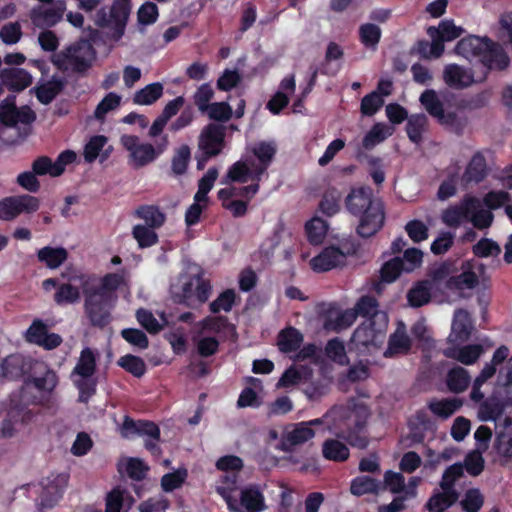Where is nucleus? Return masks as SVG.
I'll return each instance as SVG.
<instances>
[{
	"mask_svg": "<svg viewBox=\"0 0 512 512\" xmlns=\"http://www.w3.org/2000/svg\"><path fill=\"white\" fill-rule=\"evenodd\" d=\"M78 278L84 295V311L90 324L101 329L106 327L111 321V309L117 300L115 292L126 284L124 276L109 273L100 279L86 275Z\"/></svg>",
	"mask_w": 512,
	"mask_h": 512,
	"instance_id": "f257e3e1",
	"label": "nucleus"
},
{
	"mask_svg": "<svg viewBox=\"0 0 512 512\" xmlns=\"http://www.w3.org/2000/svg\"><path fill=\"white\" fill-rule=\"evenodd\" d=\"M335 425L342 427L338 436L345 439L351 446L364 449L368 439L363 433L371 416L368 405L359 399L351 398L345 405H336L330 410Z\"/></svg>",
	"mask_w": 512,
	"mask_h": 512,
	"instance_id": "f03ea898",
	"label": "nucleus"
},
{
	"mask_svg": "<svg viewBox=\"0 0 512 512\" xmlns=\"http://www.w3.org/2000/svg\"><path fill=\"white\" fill-rule=\"evenodd\" d=\"M346 206L354 215H360L357 232L361 237H371L382 227L385 219L383 204L373 197L370 188L353 189L346 197Z\"/></svg>",
	"mask_w": 512,
	"mask_h": 512,
	"instance_id": "7ed1b4c3",
	"label": "nucleus"
},
{
	"mask_svg": "<svg viewBox=\"0 0 512 512\" xmlns=\"http://www.w3.org/2000/svg\"><path fill=\"white\" fill-rule=\"evenodd\" d=\"M457 54L470 59L478 57L489 69H505L509 64V58L503 48L488 38L469 36L461 39L456 47Z\"/></svg>",
	"mask_w": 512,
	"mask_h": 512,
	"instance_id": "20e7f679",
	"label": "nucleus"
},
{
	"mask_svg": "<svg viewBox=\"0 0 512 512\" xmlns=\"http://www.w3.org/2000/svg\"><path fill=\"white\" fill-rule=\"evenodd\" d=\"M171 294L175 302L196 307L208 300L211 285L201 274L181 275L178 284L171 286Z\"/></svg>",
	"mask_w": 512,
	"mask_h": 512,
	"instance_id": "39448f33",
	"label": "nucleus"
},
{
	"mask_svg": "<svg viewBox=\"0 0 512 512\" xmlns=\"http://www.w3.org/2000/svg\"><path fill=\"white\" fill-rule=\"evenodd\" d=\"M96 58L93 45L80 40L52 56V63L60 70L83 72L91 67Z\"/></svg>",
	"mask_w": 512,
	"mask_h": 512,
	"instance_id": "423d86ee",
	"label": "nucleus"
},
{
	"mask_svg": "<svg viewBox=\"0 0 512 512\" xmlns=\"http://www.w3.org/2000/svg\"><path fill=\"white\" fill-rule=\"evenodd\" d=\"M462 476L463 466L460 463H455L444 471L439 483L440 489L434 491L426 504L429 512H445L457 502L459 493L455 489V482Z\"/></svg>",
	"mask_w": 512,
	"mask_h": 512,
	"instance_id": "0eeeda50",
	"label": "nucleus"
},
{
	"mask_svg": "<svg viewBox=\"0 0 512 512\" xmlns=\"http://www.w3.org/2000/svg\"><path fill=\"white\" fill-rule=\"evenodd\" d=\"M419 101L425 111L435 118L440 125L456 134L462 133L466 125L465 120L453 111L446 112L444 104L435 90H425L420 95Z\"/></svg>",
	"mask_w": 512,
	"mask_h": 512,
	"instance_id": "6e6552de",
	"label": "nucleus"
},
{
	"mask_svg": "<svg viewBox=\"0 0 512 512\" xmlns=\"http://www.w3.org/2000/svg\"><path fill=\"white\" fill-rule=\"evenodd\" d=\"M96 370V358L90 348L82 350L80 358L72 372L73 381L79 389V401L86 403L96 391V380L93 375Z\"/></svg>",
	"mask_w": 512,
	"mask_h": 512,
	"instance_id": "1a4fd4ad",
	"label": "nucleus"
},
{
	"mask_svg": "<svg viewBox=\"0 0 512 512\" xmlns=\"http://www.w3.org/2000/svg\"><path fill=\"white\" fill-rule=\"evenodd\" d=\"M375 321H364L353 333L351 346L360 353L382 344L388 326L387 314H379Z\"/></svg>",
	"mask_w": 512,
	"mask_h": 512,
	"instance_id": "9d476101",
	"label": "nucleus"
},
{
	"mask_svg": "<svg viewBox=\"0 0 512 512\" xmlns=\"http://www.w3.org/2000/svg\"><path fill=\"white\" fill-rule=\"evenodd\" d=\"M321 419L299 422L288 425L282 433L280 447L283 451H293L297 446L303 445L315 436L314 427L321 426Z\"/></svg>",
	"mask_w": 512,
	"mask_h": 512,
	"instance_id": "9b49d317",
	"label": "nucleus"
},
{
	"mask_svg": "<svg viewBox=\"0 0 512 512\" xmlns=\"http://www.w3.org/2000/svg\"><path fill=\"white\" fill-rule=\"evenodd\" d=\"M39 207V199L28 194L7 197L0 201V219L11 221L21 213H33Z\"/></svg>",
	"mask_w": 512,
	"mask_h": 512,
	"instance_id": "f8f14e48",
	"label": "nucleus"
},
{
	"mask_svg": "<svg viewBox=\"0 0 512 512\" xmlns=\"http://www.w3.org/2000/svg\"><path fill=\"white\" fill-rule=\"evenodd\" d=\"M464 32L460 26H456L452 20H443L438 27L430 26L427 34L432 39L431 55L433 58H439L444 52V42L452 41Z\"/></svg>",
	"mask_w": 512,
	"mask_h": 512,
	"instance_id": "ddd939ff",
	"label": "nucleus"
},
{
	"mask_svg": "<svg viewBox=\"0 0 512 512\" xmlns=\"http://www.w3.org/2000/svg\"><path fill=\"white\" fill-rule=\"evenodd\" d=\"M29 376L24 384H33L37 389L52 396L54 389L58 384L56 373L51 370L44 362L29 360Z\"/></svg>",
	"mask_w": 512,
	"mask_h": 512,
	"instance_id": "4468645a",
	"label": "nucleus"
},
{
	"mask_svg": "<svg viewBox=\"0 0 512 512\" xmlns=\"http://www.w3.org/2000/svg\"><path fill=\"white\" fill-rule=\"evenodd\" d=\"M121 143L129 151L130 161L135 168L146 166L158 155L152 144L140 143L139 138L134 135H123Z\"/></svg>",
	"mask_w": 512,
	"mask_h": 512,
	"instance_id": "2eb2a0df",
	"label": "nucleus"
},
{
	"mask_svg": "<svg viewBox=\"0 0 512 512\" xmlns=\"http://www.w3.org/2000/svg\"><path fill=\"white\" fill-rule=\"evenodd\" d=\"M225 127L210 123L203 128L199 136L198 147L205 154V159L218 155L224 146Z\"/></svg>",
	"mask_w": 512,
	"mask_h": 512,
	"instance_id": "dca6fc26",
	"label": "nucleus"
},
{
	"mask_svg": "<svg viewBox=\"0 0 512 512\" xmlns=\"http://www.w3.org/2000/svg\"><path fill=\"white\" fill-rule=\"evenodd\" d=\"M52 396L37 389L33 384H23L21 389L11 396V405L14 409L21 410L29 405L52 406Z\"/></svg>",
	"mask_w": 512,
	"mask_h": 512,
	"instance_id": "f3484780",
	"label": "nucleus"
},
{
	"mask_svg": "<svg viewBox=\"0 0 512 512\" xmlns=\"http://www.w3.org/2000/svg\"><path fill=\"white\" fill-rule=\"evenodd\" d=\"M131 12L130 0H115L110 8L111 32L109 37L119 41L125 33V27Z\"/></svg>",
	"mask_w": 512,
	"mask_h": 512,
	"instance_id": "a211bd4d",
	"label": "nucleus"
},
{
	"mask_svg": "<svg viewBox=\"0 0 512 512\" xmlns=\"http://www.w3.org/2000/svg\"><path fill=\"white\" fill-rule=\"evenodd\" d=\"M350 250L343 251L337 247L330 246L325 248L319 255L310 260V266L315 272H326L336 268L345 262L346 254Z\"/></svg>",
	"mask_w": 512,
	"mask_h": 512,
	"instance_id": "6ab92c4d",
	"label": "nucleus"
},
{
	"mask_svg": "<svg viewBox=\"0 0 512 512\" xmlns=\"http://www.w3.org/2000/svg\"><path fill=\"white\" fill-rule=\"evenodd\" d=\"M65 7L63 3H57L50 7L37 6L31 10L32 23L39 28H47L55 25L63 16Z\"/></svg>",
	"mask_w": 512,
	"mask_h": 512,
	"instance_id": "aec40b11",
	"label": "nucleus"
},
{
	"mask_svg": "<svg viewBox=\"0 0 512 512\" xmlns=\"http://www.w3.org/2000/svg\"><path fill=\"white\" fill-rule=\"evenodd\" d=\"M474 203V196L466 195L458 204L442 213V221L449 227H459L464 220H468L469 210L475 207Z\"/></svg>",
	"mask_w": 512,
	"mask_h": 512,
	"instance_id": "412c9836",
	"label": "nucleus"
},
{
	"mask_svg": "<svg viewBox=\"0 0 512 512\" xmlns=\"http://www.w3.org/2000/svg\"><path fill=\"white\" fill-rule=\"evenodd\" d=\"M487 175V166L485 157L481 153H476L469 161L464 173L460 178L461 185L466 188L470 184H477L484 180Z\"/></svg>",
	"mask_w": 512,
	"mask_h": 512,
	"instance_id": "4be33fe9",
	"label": "nucleus"
},
{
	"mask_svg": "<svg viewBox=\"0 0 512 512\" xmlns=\"http://www.w3.org/2000/svg\"><path fill=\"white\" fill-rule=\"evenodd\" d=\"M411 339L407 334L406 327L399 323L393 334L390 335L388 347L384 352L385 357H396L406 355L411 349Z\"/></svg>",
	"mask_w": 512,
	"mask_h": 512,
	"instance_id": "5701e85b",
	"label": "nucleus"
},
{
	"mask_svg": "<svg viewBox=\"0 0 512 512\" xmlns=\"http://www.w3.org/2000/svg\"><path fill=\"white\" fill-rule=\"evenodd\" d=\"M444 82L455 89H463L472 85L475 80L472 72L456 64L447 65L443 72Z\"/></svg>",
	"mask_w": 512,
	"mask_h": 512,
	"instance_id": "b1692460",
	"label": "nucleus"
},
{
	"mask_svg": "<svg viewBox=\"0 0 512 512\" xmlns=\"http://www.w3.org/2000/svg\"><path fill=\"white\" fill-rule=\"evenodd\" d=\"M66 485V477L57 476L49 481L43 489L39 503V511L53 508L62 497L63 489Z\"/></svg>",
	"mask_w": 512,
	"mask_h": 512,
	"instance_id": "393cba45",
	"label": "nucleus"
},
{
	"mask_svg": "<svg viewBox=\"0 0 512 512\" xmlns=\"http://www.w3.org/2000/svg\"><path fill=\"white\" fill-rule=\"evenodd\" d=\"M472 322L470 315L463 309L455 311L452 322V331L449 335V341L452 343L465 342L471 335Z\"/></svg>",
	"mask_w": 512,
	"mask_h": 512,
	"instance_id": "a878e982",
	"label": "nucleus"
},
{
	"mask_svg": "<svg viewBox=\"0 0 512 512\" xmlns=\"http://www.w3.org/2000/svg\"><path fill=\"white\" fill-rule=\"evenodd\" d=\"M29 360L20 355H10L0 363V380L14 379L28 372Z\"/></svg>",
	"mask_w": 512,
	"mask_h": 512,
	"instance_id": "bb28decb",
	"label": "nucleus"
},
{
	"mask_svg": "<svg viewBox=\"0 0 512 512\" xmlns=\"http://www.w3.org/2000/svg\"><path fill=\"white\" fill-rule=\"evenodd\" d=\"M237 483L238 475L230 472L222 476L220 484L216 487V491L224 498L229 510L232 512L239 511L237 501L232 497V493L237 489Z\"/></svg>",
	"mask_w": 512,
	"mask_h": 512,
	"instance_id": "cd10ccee",
	"label": "nucleus"
},
{
	"mask_svg": "<svg viewBox=\"0 0 512 512\" xmlns=\"http://www.w3.org/2000/svg\"><path fill=\"white\" fill-rule=\"evenodd\" d=\"M240 502L247 512H261L266 508L264 496L255 485H249L241 490Z\"/></svg>",
	"mask_w": 512,
	"mask_h": 512,
	"instance_id": "c85d7f7f",
	"label": "nucleus"
},
{
	"mask_svg": "<svg viewBox=\"0 0 512 512\" xmlns=\"http://www.w3.org/2000/svg\"><path fill=\"white\" fill-rule=\"evenodd\" d=\"M482 353L483 347L479 344L467 345L461 348H448L444 351L446 357L455 359L465 365L475 363Z\"/></svg>",
	"mask_w": 512,
	"mask_h": 512,
	"instance_id": "c756f323",
	"label": "nucleus"
},
{
	"mask_svg": "<svg viewBox=\"0 0 512 512\" xmlns=\"http://www.w3.org/2000/svg\"><path fill=\"white\" fill-rule=\"evenodd\" d=\"M496 449L502 456H512V419L510 417H506L497 426Z\"/></svg>",
	"mask_w": 512,
	"mask_h": 512,
	"instance_id": "7c9ffc66",
	"label": "nucleus"
},
{
	"mask_svg": "<svg viewBox=\"0 0 512 512\" xmlns=\"http://www.w3.org/2000/svg\"><path fill=\"white\" fill-rule=\"evenodd\" d=\"M462 405L463 401L459 398H434L428 403V408L437 417L447 419L460 409Z\"/></svg>",
	"mask_w": 512,
	"mask_h": 512,
	"instance_id": "2f4dec72",
	"label": "nucleus"
},
{
	"mask_svg": "<svg viewBox=\"0 0 512 512\" xmlns=\"http://www.w3.org/2000/svg\"><path fill=\"white\" fill-rule=\"evenodd\" d=\"M478 285V275L470 270L465 263L462 264V272L459 275L451 276L446 287L450 290L473 289Z\"/></svg>",
	"mask_w": 512,
	"mask_h": 512,
	"instance_id": "473e14b6",
	"label": "nucleus"
},
{
	"mask_svg": "<svg viewBox=\"0 0 512 512\" xmlns=\"http://www.w3.org/2000/svg\"><path fill=\"white\" fill-rule=\"evenodd\" d=\"M252 152L260 161V164L253 170L255 179L259 180L272 161L276 148L272 143L261 142L252 148Z\"/></svg>",
	"mask_w": 512,
	"mask_h": 512,
	"instance_id": "72a5a7b5",
	"label": "nucleus"
},
{
	"mask_svg": "<svg viewBox=\"0 0 512 512\" xmlns=\"http://www.w3.org/2000/svg\"><path fill=\"white\" fill-rule=\"evenodd\" d=\"M4 82L13 90L21 91L32 83L31 75L21 68H10L2 71Z\"/></svg>",
	"mask_w": 512,
	"mask_h": 512,
	"instance_id": "f704fd0d",
	"label": "nucleus"
},
{
	"mask_svg": "<svg viewBox=\"0 0 512 512\" xmlns=\"http://www.w3.org/2000/svg\"><path fill=\"white\" fill-rule=\"evenodd\" d=\"M470 381L471 377L468 371L460 366L449 370L446 376L447 387L453 393L464 392L469 386Z\"/></svg>",
	"mask_w": 512,
	"mask_h": 512,
	"instance_id": "c9c22d12",
	"label": "nucleus"
},
{
	"mask_svg": "<svg viewBox=\"0 0 512 512\" xmlns=\"http://www.w3.org/2000/svg\"><path fill=\"white\" fill-rule=\"evenodd\" d=\"M474 208L469 210L468 220L477 229H487L492 225L494 215L489 209L483 207V203L480 199L474 197Z\"/></svg>",
	"mask_w": 512,
	"mask_h": 512,
	"instance_id": "e433bc0d",
	"label": "nucleus"
},
{
	"mask_svg": "<svg viewBox=\"0 0 512 512\" xmlns=\"http://www.w3.org/2000/svg\"><path fill=\"white\" fill-rule=\"evenodd\" d=\"M135 215L145 221V226L154 229L160 228L166 220L165 214L154 205L140 206L136 209Z\"/></svg>",
	"mask_w": 512,
	"mask_h": 512,
	"instance_id": "4c0bfd02",
	"label": "nucleus"
},
{
	"mask_svg": "<svg viewBox=\"0 0 512 512\" xmlns=\"http://www.w3.org/2000/svg\"><path fill=\"white\" fill-rule=\"evenodd\" d=\"M303 342V335L295 328L289 327L282 330L278 335L277 345L284 353L297 350Z\"/></svg>",
	"mask_w": 512,
	"mask_h": 512,
	"instance_id": "58836bf2",
	"label": "nucleus"
},
{
	"mask_svg": "<svg viewBox=\"0 0 512 512\" xmlns=\"http://www.w3.org/2000/svg\"><path fill=\"white\" fill-rule=\"evenodd\" d=\"M38 259L41 262H44L47 267L51 269H56L60 265H62L67 257L68 253L65 248H52V247H44L38 251Z\"/></svg>",
	"mask_w": 512,
	"mask_h": 512,
	"instance_id": "ea45409f",
	"label": "nucleus"
},
{
	"mask_svg": "<svg viewBox=\"0 0 512 512\" xmlns=\"http://www.w3.org/2000/svg\"><path fill=\"white\" fill-rule=\"evenodd\" d=\"M323 457L327 460L342 462L348 459V447L336 439H328L322 445Z\"/></svg>",
	"mask_w": 512,
	"mask_h": 512,
	"instance_id": "a19ab883",
	"label": "nucleus"
},
{
	"mask_svg": "<svg viewBox=\"0 0 512 512\" xmlns=\"http://www.w3.org/2000/svg\"><path fill=\"white\" fill-rule=\"evenodd\" d=\"M486 450L487 445H478L477 449L466 455L464 463H460L469 475L478 476L482 473L485 464L482 453Z\"/></svg>",
	"mask_w": 512,
	"mask_h": 512,
	"instance_id": "79ce46f5",
	"label": "nucleus"
},
{
	"mask_svg": "<svg viewBox=\"0 0 512 512\" xmlns=\"http://www.w3.org/2000/svg\"><path fill=\"white\" fill-rule=\"evenodd\" d=\"M358 316L366 318L365 321H375L379 314H386L379 310L378 301L371 296H362L354 307Z\"/></svg>",
	"mask_w": 512,
	"mask_h": 512,
	"instance_id": "37998d69",
	"label": "nucleus"
},
{
	"mask_svg": "<svg viewBox=\"0 0 512 512\" xmlns=\"http://www.w3.org/2000/svg\"><path fill=\"white\" fill-rule=\"evenodd\" d=\"M406 131L409 139L418 144L422 141V133L428 125V118L425 114H414L407 118Z\"/></svg>",
	"mask_w": 512,
	"mask_h": 512,
	"instance_id": "c03bdc74",
	"label": "nucleus"
},
{
	"mask_svg": "<svg viewBox=\"0 0 512 512\" xmlns=\"http://www.w3.org/2000/svg\"><path fill=\"white\" fill-rule=\"evenodd\" d=\"M382 489V484L369 476L356 477L350 486V492L355 496L364 494L378 493Z\"/></svg>",
	"mask_w": 512,
	"mask_h": 512,
	"instance_id": "a18cd8bd",
	"label": "nucleus"
},
{
	"mask_svg": "<svg viewBox=\"0 0 512 512\" xmlns=\"http://www.w3.org/2000/svg\"><path fill=\"white\" fill-rule=\"evenodd\" d=\"M430 290L429 281L418 282L407 294L409 304L413 307H421L427 304L431 299Z\"/></svg>",
	"mask_w": 512,
	"mask_h": 512,
	"instance_id": "49530a36",
	"label": "nucleus"
},
{
	"mask_svg": "<svg viewBox=\"0 0 512 512\" xmlns=\"http://www.w3.org/2000/svg\"><path fill=\"white\" fill-rule=\"evenodd\" d=\"M393 129L383 123L375 124L363 138L362 144L365 149H372L377 144L392 135Z\"/></svg>",
	"mask_w": 512,
	"mask_h": 512,
	"instance_id": "de8ad7c7",
	"label": "nucleus"
},
{
	"mask_svg": "<svg viewBox=\"0 0 512 512\" xmlns=\"http://www.w3.org/2000/svg\"><path fill=\"white\" fill-rule=\"evenodd\" d=\"M163 93V86L160 83H152L137 91L133 101L139 105H150L157 101Z\"/></svg>",
	"mask_w": 512,
	"mask_h": 512,
	"instance_id": "09e8293b",
	"label": "nucleus"
},
{
	"mask_svg": "<svg viewBox=\"0 0 512 512\" xmlns=\"http://www.w3.org/2000/svg\"><path fill=\"white\" fill-rule=\"evenodd\" d=\"M136 317L140 325L152 334L158 333L167 324V320L163 315H161V320L159 321L146 309L137 310Z\"/></svg>",
	"mask_w": 512,
	"mask_h": 512,
	"instance_id": "8fccbe9b",
	"label": "nucleus"
},
{
	"mask_svg": "<svg viewBox=\"0 0 512 512\" xmlns=\"http://www.w3.org/2000/svg\"><path fill=\"white\" fill-rule=\"evenodd\" d=\"M80 300V291L76 286L70 283H64L58 286L54 295V301L58 305L74 304Z\"/></svg>",
	"mask_w": 512,
	"mask_h": 512,
	"instance_id": "3c124183",
	"label": "nucleus"
},
{
	"mask_svg": "<svg viewBox=\"0 0 512 512\" xmlns=\"http://www.w3.org/2000/svg\"><path fill=\"white\" fill-rule=\"evenodd\" d=\"M132 235L140 248L150 247L158 242V235L154 228L145 225L134 226Z\"/></svg>",
	"mask_w": 512,
	"mask_h": 512,
	"instance_id": "603ef678",
	"label": "nucleus"
},
{
	"mask_svg": "<svg viewBox=\"0 0 512 512\" xmlns=\"http://www.w3.org/2000/svg\"><path fill=\"white\" fill-rule=\"evenodd\" d=\"M402 271H404V262L402 258L395 257L382 266L380 271L381 281L391 283L400 276Z\"/></svg>",
	"mask_w": 512,
	"mask_h": 512,
	"instance_id": "864d4df0",
	"label": "nucleus"
},
{
	"mask_svg": "<svg viewBox=\"0 0 512 512\" xmlns=\"http://www.w3.org/2000/svg\"><path fill=\"white\" fill-rule=\"evenodd\" d=\"M118 365L135 377H142L146 372L145 362L137 356L128 354L118 360Z\"/></svg>",
	"mask_w": 512,
	"mask_h": 512,
	"instance_id": "5fc2aeb1",
	"label": "nucleus"
},
{
	"mask_svg": "<svg viewBox=\"0 0 512 512\" xmlns=\"http://www.w3.org/2000/svg\"><path fill=\"white\" fill-rule=\"evenodd\" d=\"M306 232L311 243L319 244L326 235L327 224L323 219L315 217L306 224Z\"/></svg>",
	"mask_w": 512,
	"mask_h": 512,
	"instance_id": "6e6d98bb",
	"label": "nucleus"
},
{
	"mask_svg": "<svg viewBox=\"0 0 512 512\" xmlns=\"http://www.w3.org/2000/svg\"><path fill=\"white\" fill-rule=\"evenodd\" d=\"M190 154V148L187 145H182L176 150L171 163L173 174L182 175L186 172Z\"/></svg>",
	"mask_w": 512,
	"mask_h": 512,
	"instance_id": "4d7b16f0",
	"label": "nucleus"
},
{
	"mask_svg": "<svg viewBox=\"0 0 512 512\" xmlns=\"http://www.w3.org/2000/svg\"><path fill=\"white\" fill-rule=\"evenodd\" d=\"M62 88V82L49 81L37 88V98L41 103L49 104L61 92Z\"/></svg>",
	"mask_w": 512,
	"mask_h": 512,
	"instance_id": "13d9d810",
	"label": "nucleus"
},
{
	"mask_svg": "<svg viewBox=\"0 0 512 512\" xmlns=\"http://www.w3.org/2000/svg\"><path fill=\"white\" fill-rule=\"evenodd\" d=\"M204 113H207L212 120L227 122L232 117V108L226 102H214L205 109Z\"/></svg>",
	"mask_w": 512,
	"mask_h": 512,
	"instance_id": "bf43d9fd",
	"label": "nucleus"
},
{
	"mask_svg": "<svg viewBox=\"0 0 512 512\" xmlns=\"http://www.w3.org/2000/svg\"><path fill=\"white\" fill-rule=\"evenodd\" d=\"M120 102L121 96L116 93L110 92L97 105L94 112L95 118L98 120H103L108 112L115 110L120 105Z\"/></svg>",
	"mask_w": 512,
	"mask_h": 512,
	"instance_id": "052dcab7",
	"label": "nucleus"
},
{
	"mask_svg": "<svg viewBox=\"0 0 512 512\" xmlns=\"http://www.w3.org/2000/svg\"><path fill=\"white\" fill-rule=\"evenodd\" d=\"M327 356L340 365L349 363L344 344L337 338L330 340L326 346Z\"/></svg>",
	"mask_w": 512,
	"mask_h": 512,
	"instance_id": "680f3d73",
	"label": "nucleus"
},
{
	"mask_svg": "<svg viewBox=\"0 0 512 512\" xmlns=\"http://www.w3.org/2000/svg\"><path fill=\"white\" fill-rule=\"evenodd\" d=\"M31 169L38 175V176H44L49 175L51 177H58L60 176L59 173H56L57 167L55 165V162L52 161L51 158L48 156H40L36 158L32 165Z\"/></svg>",
	"mask_w": 512,
	"mask_h": 512,
	"instance_id": "e2e57ef3",
	"label": "nucleus"
},
{
	"mask_svg": "<svg viewBox=\"0 0 512 512\" xmlns=\"http://www.w3.org/2000/svg\"><path fill=\"white\" fill-rule=\"evenodd\" d=\"M360 39L367 47H375L381 37L380 28L371 23L364 24L359 29Z\"/></svg>",
	"mask_w": 512,
	"mask_h": 512,
	"instance_id": "0e129e2a",
	"label": "nucleus"
},
{
	"mask_svg": "<svg viewBox=\"0 0 512 512\" xmlns=\"http://www.w3.org/2000/svg\"><path fill=\"white\" fill-rule=\"evenodd\" d=\"M22 37V29L19 22H9L0 29V39L7 45L19 42Z\"/></svg>",
	"mask_w": 512,
	"mask_h": 512,
	"instance_id": "69168bd1",
	"label": "nucleus"
},
{
	"mask_svg": "<svg viewBox=\"0 0 512 512\" xmlns=\"http://www.w3.org/2000/svg\"><path fill=\"white\" fill-rule=\"evenodd\" d=\"M484 503V497L478 489H470L465 493L461 506L466 512H478Z\"/></svg>",
	"mask_w": 512,
	"mask_h": 512,
	"instance_id": "338daca9",
	"label": "nucleus"
},
{
	"mask_svg": "<svg viewBox=\"0 0 512 512\" xmlns=\"http://www.w3.org/2000/svg\"><path fill=\"white\" fill-rule=\"evenodd\" d=\"M384 104V100L381 95L373 91L370 94L363 97L361 101V112L363 115L372 116L374 115Z\"/></svg>",
	"mask_w": 512,
	"mask_h": 512,
	"instance_id": "774afa93",
	"label": "nucleus"
}]
</instances>
